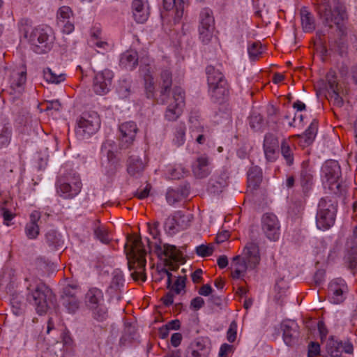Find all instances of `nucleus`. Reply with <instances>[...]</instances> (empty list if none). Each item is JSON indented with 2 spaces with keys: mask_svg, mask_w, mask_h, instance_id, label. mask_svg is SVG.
<instances>
[{
  "mask_svg": "<svg viewBox=\"0 0 357 357\" xmlns=\"http://www.w3.org/2000/svg\"><path fill=\"white\" fill-rule=\"evenodd\" d=\"M127 243L125 248L129 247L127 252L128 259V267L130 270L135 271L131 273L135 280L146 281L145 266L146 264V252L144 248L142 239L139 236H130L127 238Z\"/></svg>",
  "mask_w": 357,
  "mask_h": 357,
  "instance_id": "1",
  "label": "nucleus"
},
{
  "mask_svg": "<svg viewBox=\"0 0 357 357\" xmlns=\"http://www.w3.org/2000/svg\"><path fill=\"white\" fill-rule=\"evenodd\" d=\"M20 31L24 38L32 45L33 50L37 54L49 52L53 46L52 29L49 26H38L32 28L27 21L22 23Z\"/></svg>",
  "mask_w": 357,
  "mask_h": 357,
  "instance_id": "2",
  "label": "nucleus"
},
{
  "mask_svg": "<svg viewBox=\"0 0 357 357\" xmlns=\"http://www.w3.org/2000/svg\"><path fill=\"white\" fill-rule=\"evenodd\" d=\"M242 255V259L240 255H237L232 259L231 268L234 279L242 278L248 268L254 269L259 264V249L256 243L252 242L247 243Z\"/></svg>",
  "mask_w": 357,
  "mask_h": 357,
  "instance_id": "3",
  "label": "nucleus"
},
{
  "mask_svg": "<svg viewBox=\"0 0 357 357\" xmlns=\"http://www.w3.org/2000/svg\"><path fill=\"white\" fill-rule=\"evenodd\" d=\"M26 291V301L35 307L39 315L45 314L54 303L52 290L43 283H29Z\"/></svg>",
  "mask_w": 357,
  "mask_h": 357,
  "instance_id": "4",
  "label": "nucleus"
},
{
  "mask_svg": "<svg viewBox=\"0 0 357 357\" xmlns=\"http://www.w3.org/2000/svg\"><path fill=\"white\" fill-rule=\"evenodd\" d=\"M208 93L215 102H222L229 96V86L222 73L213 66H208L206 68Z\"/></svg>",
  "mask_w": 357,
  "mask_h": 357,
  "instance_id": "5",
  "label": "nucleus"
},
{
  "mask_svg": "<svg viewBox=\"0 0 357 357\" xmlns=\"http://www.w3.org/2000/svg\"><path fill=\"white\" fill-rule=\"evenodd\" d=\"M85 303L96 320L103 321L107 319L108 310L104 304V296L101 289L90 288L85 295Z\"/></svg>",
  "mask_w": 357,
  "mask_h": 357,
  "instance_id": "6",
  "label": "nucleus"
},
{
  "mask_svg": "<svg viewBox=\"0 0 357 357\" xmlns=\"http://www.w3.org/2000/svg\"><path fill=\"white\" fill-rule=\"evenodd\" d=\"M336 206L328 198H321L319 202L316 215V225L320 230L331 228L335 220Z\"/></svg>",
  "mask_w": 357,
  "mask_h": 357,
  "instance_id": "7",
  "label": "nucleus"
},
{
  "mask_svg": "<svg viewBox=\"0 0 357 357\" xmlns=\"http://www.w3.org/2000/svg\"><path fill=\"white\" fill-rule=\"evenodd\" d=\"M317 9L323 24L330 28L339 25L344 19V10L338 6L332 8L329 0H321Z\"/></svg>",
  "mask_w": 357,
  "mask_h": 357,
  "instance_id": "8",
  "label": "nucleus"
},
{
  "mask_svg": "<svg viewBox=\"0 0 357 357\" xmlns=\"http://www.w3.org/2000/svg\"><path fill=\"white\" fill-rule=\"evenodd\" d=\"M322 171L331 191L336 195L342 194L345 189L341 183L339 182L341 169L338 162L335 160L326 161L322 168Z\"/></svg>",
  "mask_w": 357,
  "mask_h": 357,
  "instance_id": "9",
  "label": "nucleus"
},
{
  "mask_svg": "<svg viewBox=\"0 0 357 357\" xmlns=\"http://www.w3.org/2000/svg\"><path fill=\"white\" fill-rule=\"evenodd\" d=\"M100 126V120L95 112L84 114L77 123L75 132L79 139L89 137L96 133Z\"/></svg>",
  "mask_w": 357,
  "mask_h": 357,
  "instance_id": "10",
  "label": "nucleus"
},
{
  "mask_svg": "<svg viewBox=\"0 0 357 357\" xmlns=\"http://www.w3.org/2000/svg\"><path fill=\"white\" fill-rule=\"evenodd\" d=\"M185 105L184 91L181 87H174L172 101L168 104L166 108L165 119L168 121H176L181 116Z\"/></svg>",
  "mask_w": 357,
  "mask_h": 357,
  "instance_id": "11",
  "label": "nucleus"
},
{
  "mask_svg": "<svg viewBox=\"0 0 357 357\" xmlns=\"http://www.w3.org/2000/svg\"><path fill=\"white\" fill-rule=\"evenodd\" d=\"M26 81V70H13L10 75L9 86L7 92L13 101L19 99L24 90V84Z\"/></svg>",
  "mask_w": 357,
  "mask_h": 357,
  "instance_id": "12",
  "label": "nucleus"
},
{
  "mask_svg": "<svg viewBox=\"0 0 357 357\" xmlns=\"http://www.w3.org/2000/svg\"><path fill=\"white\" fill-rule=\"evenodd\" d=\"M261 229L269 240L275 241L279 238L280 225L275 215L269 213L263 215Z\"/></svg>",
  "mask_w": 357,
  "mask_h": 357,
  "instance_id": "13",
  "label": "nucleus"
},
{
  "mask_svg": "<svg viewBox=\"0 0 357 357\" xmlns=\"http://www.w3.org/2000/svg\"><path fill=\"white\" fill-rule=\"evenodd\" d=\"M113 78V73L109 69H105L95 74L93 82V91L98 95H105L109 91Z\"/></svg>",
  "mask_w": 357,
  "mask_h": 357,
  "instance_id": "14",
  "label": "nucleus"
},
{
  "mask_svg": "<svg viewBox=\"0 0 357 357\" xmlns=\"http://www.w3.org/2000/svg\"><path fill=\"white\" fill-rule=\"evenodd\" d=\"M120 146L123 149L128 148L134 142L138 131L137 126L134 121H127L119 126Z\"/></svg>",
  "mask_w": 357,
  "mask_h": 357,
  "instance_id": "15",
  "label": "nucleus"
},
{
  "mask_svg": "<svg viewBox=\"0 0 357 357\" xmlns=\"http://www.w3.org/2000/svg\"><path fill=\"white\" fill-rule=\"evenodd\" d=\"M57 25L64 33L69 34L74 31V17L70 7L62 6L59 9Z\"/></svg>",
  "mask_w": 357,
  "mask_h": 357,
  "instance_id": "16",
  "label": "nucleus"
},
{
  "mask_svg": "<svg viewBox=\"0 0 357 357\" xmlns=\"http://www.w3.org/2000/svg\"><path fill=\"white\" fill-rule=\"evenodd\" d=\"M211 351L208 341L203 337L197 338L190 343L185 357H208Z\"/></svg>",
  "mask_w": 357,
  "mask_h": 357,
  "instance_id": "17",
  "label": "nucleus"
},
{
  "mask_svg": "<svg viewBox=\"0 0 357 357\" xmlns=\"http://www.w3.org/2000/svg\"><path fill=\"white\" fill-rule=\"evenodd\" d=\"M283 340L288 346L294 345L299 337V326L295 321L285 320L281 324Z\"/></svg>",
  "mask_w": 357,
  "mask_h": 357,
  "instance_id": "18",
  "label": "nucleus"
},
{
  "mask_svg": "<svg viewBox=\"0 0 357 357\" xmlns=\"http://www.w3.org/2000/svg\"><path fill=\"white\" fill-rule=\"evenodd\" d=\"M82 188L79 179H74L72 183L59 180L57 184V193L64 199H72L77 195Z\"/></svg>",
  "mask_w": 357,
  "mask_h": 357,
  "instance_id": "19",
  "label": "nucleus"
},
{
  "mask_svg": "<svg viewBox=\"0 0 357 357\" xmlns=\"http://www.w3.org/2000/svg\"><path fill=\"white\" fill-rule=\"evenodd\" d=\"M263 147L266 159L268 162L275 161L279 155L278 138L272 134L266 135Z\"/></svg>",
  "mask_w": 357,
  "mask_h": 357,
  "instance_id": "20",
  "label": "nucleus"
},
{
  "mask_svg": "<svg viewBox=\"0 0 357 357\" xmlns=\"http://www.w3.org/2000/svg\"><path fill=\"white\" fill-rule=\"evenodd\" d=\"M132 11L135 20L137 23H144L148 20L150 11L147 0H133Z\"/></svg>",
  "mask_w": 357,
  "mask_h": 357,
  "instance_id": "21",
  "label": "nucleus"
},
{
  "mask_svg": "<svg viewBox=\"0 0 357 357\" xmlns=\"http://www.w3.org/2000/svg\"><path fill=\"white\" fill-rule=\"evenodd\" d=\"M123 283L124 279L122 271L119 269H115L112 273V280L107 289V294L111 298L120 300L121 298V288L123 286Z\"/></svg>",
  "mask_w": 357,
  "mask_h": 357,
  "instance_id": "22",
  "label": "nucleus"
},
{
  "mask_svg": "<svg viewBox=\"0 0 357 357\" xmlns=\"http://www.w3.org/2000/svg\"><path fill=\"white\" fill-rule=\"evenodd\" d=\"M41 213L38 211H33L29 215V221L26 224L24 233L28 239H36L40 234L38 222L40 220Z\"/></svg>",
  "mask_w": 357,
  "mask_h": 357,
  "instance_id": "23",
  "label": "nucleus"
},
{
  "mask_svg": "<svg viewBox=\"0 0 357 357\" xmlns=\"http://www.w3.org/2000/svg\"><path fill=\"white\" fill-rule=\"evenodd\" d=\"M347 289L344 281L342 279L333 280L328 286V292L331 295V301L335 304H340L344 300V293Z\"/></svg>",
  "mask_w": 357,
  "mask_h": 357,
  "instance_id": "24",
  "label": "nucleus"
},
{
  "mask_svg": "<svg viewBox=\"0 0 357 357\" xmlns=\"http://www.w3.org/2000/svg\"><path fill=\"white\" fill-rule=\"evenodd\" d=\"M146 168L145 162L137 155H130L127 160V172L132 177H140Z\"/></svg>",
  "mask_w": 357,
  "mask_h": 357,
  "instance_id": "25",
  "label": "nucleus"
},
{
  "mask_svg": "<svg viewBox=\"0 0 357 357\" xmlns=\"http://www.w3.org/2000/svg\"><path fill=\"white\" fill-rule=\"evenodd\" d=\"M155 252L159 257H165L169 260L176 261L179 257V251L174 245L169 244L161 245V241L155 242Z\"/></svg>",
  "mask_w": 357,
  "mask_h": 357,
  "instance_id": "26",
  "label": "nucleus"
},
{
  "mask_svg": "<svg viewBox=\"0 0 357 357\" xmlns=\"http://www.w3.org/2000/svg\"><path fill=\"white\" fill-rule=\"evenodd\" d=\"M188 3L189 0H163V6L166 10L175 9L174 21L178 22L183 17L185 7Z\"/></svg>",
  "mask_w": 357,
  "mask_h": 357,
  "instance_id": "27",
  "label": "nucleus"
},
{
  "mask_svg": "<svg viewBox=\"0 0 357 357\" xmlns=\"http://www.w3.org/2000/svg\"><path fill=\"white\" fill-rule=\"evenodd\" d=\"M172 85V71L165 68L161 70L159 79L160 93L161 96H169Z\"/></svg>",
  "mask_w": 357,
  "mask_h": 357,
  "instance_id": "28",
  "label": "nucleus"
},
{
  "mask_svg": "<svg viewBox=\"0 0 357 357\" xmlns=\"http://www.w3.org/2000/svg\"><path fill=\"white\" fill-rule=\"evenodd\" d=\"M93 231L95 238L102 243L109 244L112 241L108 229L100 223L99 220H96L93 225Z\"/></svg>",
  "mask_w": 357,
  "mask_h": 357,
  "instance_id": "29",
  "label": "nucleus"
},
{
  "mask_svg": "<svg viewBox=\"0 0 357 357\" xmlns=\"http://www.w3.org/2000/svg\"><path fill=\"white\" fill-rule=\"evenodd\" d=\"M138 64V54L135 51L130 50L121 54L120 66L128 70H132Z\"/></svg>",
  "mask_w": 357,
  "mask_h": 357,
  "instance_id": "30",
  "label": "nucleus"
},
{
  "mask_svg": "<svg viewBox=\"0 0 357 357\" xmlns=\"http://www.w3.org/2000/svg\"><path fill=\"white\" fill-rule=\"evenodd\" d=\"M192 171L195 176L197 178H202L206 177L210 174L208 158L204 156L198 158L193 165Z\"/></svg>",
  "mask_w": 357,
  "mask_h": 357,
  "instance_id": "31",
  "label": "nucleus"
},
{
  "mask_svg": "<svg viewBox=\"0 0 357 357\" xmlns=\"http://www.w3.org/2000/svg\"><path fill=\"white\" fill-rule=\"evenodd\" d=\"M300 14L303 30L307 33L312 32L315 29L313 15L306 8H302Z\"/></svg>",
  "mask_w": 357,
  "mask_h": 357,
  "instance_id": "32",
  "label": "nucleus"
},
{
  "mask_svg": "<svg viewBox=\"0 0 357 357\" xmlns=\"http://www.w3.org/2000/svg\"><path fill=\"white\" fill-rule=\"evenodd\" d=\"M262 181V172L259 167H251L248 172V187L251 190L257 189Z\"/></svg>",
  "mask_w": 357,
  "mask_h": 357,
  "instance_id": "33",
  "label": "nucleus"
},
{
  "mask_svg": "<svg viewBox=\"0 0 357 357\" xmlns=\"http://www.w3.org/2000/svg\"><path fill=\"white\" fill-rule=\"evenodd\" d=\"M300 182L303 190H307L313 183L312 170L304 163L300 174Z\"/></svg>",
  "mask_w": 357,
  "mask_h": 357,
  "instance_id": "34",
  "label": "nucleus"
},
{
  "mask_svg": "<svg viewBox=\"0 0 357 357\" xmlns=\"http://www.w3.org/2000/svg\"><path fill=\"white\" fill-rule=\"evenodd\" d=\"M45 240L52 249H59L63 246V241L61 235L54 229H51L46 233Z\"/></svg>",
  "mask_w": 357,
  "mask_h": 357,
  "instance_id": "35",
  "label": "nucleus"
},
{
  "mask_svg": "<svg viewBox=\"0 0 357 357\" xmlns=\"http://www.w3.org/2000/svg\"><path fill=\"white\" fill-rule=\"evenodd\" d=\"M280 153L286 164L291 166L294 163V153L289 139H284L280 144Z\"/></svg>",
  "mask_w": 357,
  "mask_h": 357,
  "instance_id": "36",
  "label": "nucleus"
},
{
  "mask_svg": "<svg viewBox=\"0 0 357 357\" xmlns=\"http://www.w3.org/2000/svg\"><path fill=\"white\" fill-rule=\"evenodd\" d=\"M317 128L318 121L314 119L305 132L301 135H298L297 137L303 139L305 145H310L312 144L317 135Z\"/></svg>",
  "mask_w": 357,
  "mask_h": 357,
  "instance_id": "37",
  "label": "nucleus"
},
{
  "mask_svg": "<svg viewBox=\"0 0 357 357\" xmlns=\"http://www.w3.org/2000/svg\"><path fill=\"white\" fill-rule=\"evenodd\" d=\"M204 27H215V20L213 11L208 8H203L199 14V26Z\"/></svg>",
  "mask_w": 357,
  "mask_h": 357,
  "instance_id": "38",
  "label": "nucleus"
},
{
  "mask_svg": "<svg viewBox=\"0 0 357 357\" xmlns=\"http://www.w3.org/2000/svg\"><path fill=\"white\" fill-rule=\"evenodd\" d=\"M342 341L331 337L327 342L326 350L332 357H340L342 354Z\"/></svg>",
  "mask_w": 357,
  "mask_h": 357,
  "instance_id": "39",
  "label": "nucleus"
},
{
  "mask_svg": "<svg viewBox=\"0 0 357 357\" xmlns=\"http://www.w3.org/2000/svg\"><path fill=\"white\" fill-rule=\"evenodd\" d=\"M10 305L13 312L15 315L22 314L25 307L24 297L19 294H13L10 298Z\"/></svg>",
  "mask_w": 357,
  "mask_h": 357,
  "instance_id": "40",
  "label": "nucleus"
},
{
  "mask_svg": "<svg viewBox=\"0 0 357 357\" xmlns=\"http://www.w3.org/2000/svg\"><path fill=\"white\" fill-rule=\"evenodd\" d=\"M175 217L180 231L187 229L192 219V214H184L180 211L175 212Z\"/></svg>",
  "mask_w": 357,
  "mask_h": 357,
  "instance_id": "41",
  "label": "nucleus"
},
{
  "mask_svg": "<svg viewBox=\"0 0 357 357\" xmlns=\"http://www.w3.org/2000/svg\"><path fill=\"white\" fill-rule=\"evenodd\" d=\"M146 68H147L146 70L148 72L144 75L146 94L148 98H153L155 93V84L153 81V77L150 74L148 66L146 67Z\"/></svg>",
  "mask_w": 357,
  "mask_h": 357,
  "instance_id": "42",
  "label": "nucleus"
},
{
  "mask_svg": "<svg viewBox=\"0 0 357 357\" xmlns=\"http://www.w3.org/2000/svg\"><path fill=\"white\" fill-rule=\"evenodd\" d=\"M44 78L48 82L58 84L66 79V75L63 73L56 74L50 68L43 70Z\"/></svg>",
  "mask_w": 357,
  "mask_h": 357,
  "instance_id": "43",
  "label": "nucleus"
},
{
  "mask_svg": "<svg viewBox=\"0 0 357 357\" xmlns=\"http://www.w3.org/2000/svg\"><path fill=\"white\" fill-rule=\"evenodd\" d=\"M12 128L10 126H4L0 132V149L7 147L11 140Z\"/></svg>",
  "mask_w": 357,
  "mask_h": 357,
  "instance_id": "44",
  "label": "nucleus"
},
{
  "mask_svg": "<svg viewBox=\"0 0 357 357\" xmlns=\"http://www.w3.org/2000/svg\"><path fill=\"white\" fill-rule=\"evenodd\" d=\"M165 229L169 234L173 235L180 231L178 227L177 226L176 218L175 217V213L172 217H169L165 222Z\"/></svg>",
  "mask_w": 357,
  "mask_h": 357,
  "instance_id": "45",
  "label": "nucleus"
},
{
  "mask_svg": "<svg viewBox=\"0 0 357 357\" xmlns=\"http://www.w3.org/2000/svg\"><path fill=\"white\" fill-rule=\"evenodd\" d=\"M326 81L328 87V91L340 89L337 77L335 70H330L327 73L326 75Z\"/></svg>",
  "mask_w": 357,
  "mask_h": 357,
  "instance_id": "46",
  "label": "nucleus"
},
{
  "mask_svg": "<svg viewBox=\"0 0 357 357\" xmlns=\"http://www.w3.org/2000/svg\"><path fill=\"white\" fill-rule=\"evenodd\" d=\"M248 52L251 60H257L262 54V46L259 42H254L248 46Z\"/></svg>",
  "mask_w": 357,
  "mask_h": 357,
  "instance_id": "47",
  "label": "nucleus"
},
{
  "mask_svg": "<svg viewBox=\"0 0 357 357\" xmlns=\"http://www.w3.org/2000/svg\"><path fill=\"white\" fill-rule=\"evenodd\" d=\"M305 202L302 199L293 201L288 209V213L291 216L299 215L303 211Z\"/></svg>",
  "mask_w": 357,
  "mask_h": 357,
  "instance_id": "48",
  "label": "nucleus"
},
{
  "mask_svg": "<svg viewBox=\"0 0 357 357\" xmlns=\"http://www.w3.org/2000/svg\"><path fill=\"white\" fill-rule=\"evenodd\" d=\"M185 126L183 123H180L176 128L174 138L173 139L177 146L182 145L185 142Z\"/></svg>",
  "mask_w": 357,
  "mask_h": 357,
  "instance_id": "49",
  "label": "nucleus"
},
{
  "mask_svg": "<svg viewBox=\"0 0 357 357\" xmlns=\"http://www.w3.org/2000/svg\"><path fill=\"white\" fill-rule=\"evenodd\" d=\"M215 27L199 26V39L204 44L208 43L213 34Z\"/></svg>",
  "mask_w": 357,
  "mask_h": 357,
  "instance_id": "50",
  "label": "nucleus"
},
{
  "mask_svg": "<svg viewBox=\"0 0 357 357\" xmlns=\"http://www.w3.org/2000/svg\"><path fill=\"white\" fill-rule=\"evenodd\" d=\"M328 100L337 107H342L344 105V100L340 96V89L328 91Z\"/></svg>",
  "mask_w": 357,
  "mask_h": 357,
  "instance_id": "51",
  "label": "nucleus"
},
{
  "mask_svg": "<svg viewBox=\"0 0 357 357\" xmlns=\"http://www.w3.org/2000/svg\"><path fill=\"white\" fill-rule=\"evenodd\" d=\"M80 291L77 285H68L63 291L62 300L78 297Z\"/></svg>",
  "mask_w": 357,
  "mask_h": 357,
  "instance_id": "52",
  "label": "nucleus"
},
{
  "mask_svg": "<svg viewBox=\"0 0 357 357\" xmlns=\"http://www.w3.org/2000/svg\"><path fill=\"white\" fill-rule=\"evenodd\" d=\"M182 198L181 192L178 190L168 189L166 193V200L169 204L173 205Z\"/></svg>",
  "mask_w": 357,
  "mask_h": 357,
  "instance_id": "53",
  "label": "nucleus"
},
{
  "mask_svg": "<svg viewBox=\"0 0 357 357\" xmlns=\"http://www.w3.org/2000/svg\"><path fill=\"white\" fill-rule=\"evenodd\" d=\"M63 304L68 309V312L70 313L75 312L78 308L79 305V298H72L63 300Z\"/></svg>",
  "mask_w": 357,
  "mask_h": 357,
  "instance_id": "54",
  "label": "nucleus"
},
{
  "mask_svg": "<svg viewBox=\"0 0 357 357\" xmlns=\"http://www.w3.org/2000/svg\"><path fill=\"white\" fill-rule=\"evenodd\" d=\"M185 287V278L178 277L174 285L170 287V291H174L176 294H181V291Z\"/></svg>",
  "mask_w": 357,
  "mask_h": 357,
  "instance_id": "55",
  "label": "nucleus"
},
{
  "mask_svg": "<svg viewBox=\"0 0 357 357\" xmlns=\"http://www.w3.org/2000/svg\"><path fill=\"white\" fill-rule=\"evenodd\" d=\"M213 246L201 245L196 248V252L202 257L210 256L213 254Z\"/></svg>",
  "mask_w": 357,
  "mask_h": 357,
  "instance_id": "56",
  "label": "nucleus"
},
{
  "mask_svg": "<svg viewBox=\"0 0 357 357\" xmlns=\"http://www.w3.org/2000/svg\"><path fill=\"white\" fill-rule=\"evenodd\" d=\"M236 323L235 321H232L230 324L229 329L227 333V340L231 343L234 342L236 339Z\"/></svg>",
  "mask_w": 357,
  "mask_h": 357,
  "instance_id": "57",
  "label": "nucleus"
},
{
  "mask_svg": "<svg viewBox=\"0 0 357 357\" xmlns=\"http://www.w3.org/2000/svg\"><path fill=\"white\" fill-rule=\"evenodd\" d=\"M262 121L263 118L259 114L253 113L250 116V125L254 129L259 128Z\"/></svg>",
  "mask_w": 357,
  "mask_h": 357,
  "instance_id": "58",
  "label": "nucleus"
},
{
  "mask_svg": "<svg viewBox=\"0 0 357 357\" xmlns=\"http://www.w3.org/2000/svg\"><path fill=\"white\" fill-rule=\"evenodd\" d=\"M119 96L122 98H126L129 96L130 93V86L126 82H123L118 89Z\"/></svg>",
  "mask_w": 357,
  "mask_h": 357,
  "instance_id": "59",
  "label": "nucleus"
},
{
  "mask_svg": "<svg viewBox=\"0 0 357 357\" xmlns=\"http://www.w3.org/2000/svg\"><path fill=\"white\" fill-rule=\"evenodd\" d=\"M1 214L3 218L4 224L9 226V222L14 218L15 214L5 207L1 208Z\"/></svg>",
  "mask_w": 357,
  "mask_h": 357,
  "instance_id": "60",
  "label": "nucleus"
},
{
  "mask_svg": "<svg viewBox=\"0 0 357 357\" xmlns=\"http://www.w3.org/2000/svg\"><path fill=\"white\" fill-rule=\"evenodd\" d=\"M204 300L199 296L193 298L190 302V308L193 310H199L204 305Z\"/></svg>",
  "mask_w": 357,
  "mask_h": 357,
  "instance_id": "61",
  "label": "nucleus"
},
{
  "mask_svg": "<svg viewBox=\"0 0 357 357\" xmlns=\"http://www.w3.org/2000/svg\"><path fill=\"white\" fill-rule=\"evenodd\" d=\"M159 225L160 223L158 222H155L153 225H151L150 223L148 224L149 234L153 236L154 239H157L158 236L160 235V231L158 229Z\"/></svg>",
  "mask_w": 357,
  "mask_h": 357,
  "instance_id": "62",
  "label": "nucleus"
},
{
  "mask_svg": "<svg viewBox=\"0 0 357 357\" xmlns=\"http://www.w3.org/2000/svg\"><path fill=\"white\" fill-rule=\"evenodd\" d=\"M320 347L318 343L311 342L309 346L308 357H315L319 354Z\"/></svg>",
  "mask_w": 357,
  "mask_h": 357,
  "instance_id": "63",
  "label": "nucleus"
},
{
  "mask_svg": "<svg viewBox=\"0 0 357 357\" xmlns=\"http://www.w3.org/2000/svg\"><path fill=\"white\" fill-rule=\"evenodd\" d=\"M347 261L349 264V267L351 269L357 268V254L351 253L347 257Z\"/></svg>",
  "mask_w": 357,
  "mask_h": 357,
  "instance_id": "64",
  "label": "nucleus"
}]
</instances>
